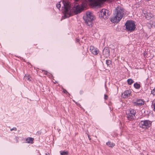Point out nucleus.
I'll return each mask as SVG.
<instances>
[{"instance_id": "9d476101", "label": "nucleus", "mask_w": 155, "mask_h": 155, "mask_svg": "<svg viewBox=\"0 0 155 155\" xmlns=\"http://www.w3.org/2000/svg\"><path fill=\"white\" fill-rule=\"evenodd\" d=\"M103 54L105 57H108L110 55V50L108 47H105L103 51Z\"/></svg>"}, {"instance_id": "39448f33", "label": "nucleus", "mask_w": 155, "mask_h": 155, "mask_svg": "<svg viewBox=\"0 0 155 155\" xmlns=\"http://www.w3.org/2000/svg\"><path fill=\"white\" fill-rule=\"evenodd\" d=\"M126 117L129 120H133L136 118V110L132 109L126 111Z\"/></svg>"}, {"instance_id": "0eeeda50", "label": "nucleus", "mask_w": 155, "mask_h": 155, "mask_svg": "<svg viewBox=\"0 0 155 155\" xmlns=\"http://www.w3.org/2000/svg\"><path fill=\"white\" fill-rule=\"evenodd\" d=\"M108 10L105 9H103L100 12L99 14V17L101 18L105 19H107L108 16Z\"/></svg>"}, {"instance_id": "cd10ccee", "label": "nucleus", "mask_w": 155, "mask_h": 155, "mask_svg": "<svg viewBox=\"0 0 155 155\" xmlns=\"http://www.w3.org/2000/svg\"><path fill=\"white\" fill-rule=\"evenodd\" d=\"M63 92H64V93H67L68 92L67 91H66V90H64L63 91Z\"/></svg>"}, {"instance_id": "20e7f679", "label": "nucleus", "mask_w": 155, "mask_h": 155, "mask_svg": "<svg viewBox=\"0 0 155 155\" xmlns=\"http://www.w3.org/2000/svg\"><path fill=\"white\" fill-rule=\"evenodd\" d=\"M126 30L130 32L134 31L136 28L135 22L131 20H128L125 24Z\"/></svg>"}, {"instance_id": "4be33fe9", "label": "nucleus", "mask_w": 155, "mask_h": 155, "mask_svg": "<svg viewBox=\"0 0 155 155\" xmlns=\"http://www.w3.org/2000/svg\"><path fill=\"white\" fill-rule=\"evenodd\" d=\"M152 106L153 108V110L155 111V100H154L152 102Z\"/></svg>"}, {"instance_id": "dca6fc26", "label": "nucleus", "mask_w": 155, "mask_h": 155, "mask_svg": "<svg viewBox=\"0 0 155 155\" xmlns=\"http://www.w3.org/2000/svg\"><path fill=\"white\" fill-rule=\"evenodd\" d=\"M111 61L110 60H106V64L107 65V67L109 68H110L111 67Z\"/></svg>"}, {"instance_id": "a211bd4d", "label": "nucleus", "mask_w": 155, "mask_h": 155, "mask_svg": "<svg viewBox=\"0 0 155 155\" xmlns=\"http://www.w3.org/2000/svg\"><path fill=\"white\" fill-rule=\"evenodd\" d=\"M127 83L129 85H131L134 82V81L131 79H128L127 80Z\"/></svg>"}, {"instance_id": "c85d7f7f", "label": "nucleus", "mask_w": 155, "mask_h": 155, "mask_svg": "<svg viewBox=\"0 0 155 155\" xmlns=\"http://www.w3.org/2000/svg\"><path fill=\"white\" fill-rule=\"evenodd\" d=\"M46 155H50L49 153H46Z\"/></svg>"}, {"instance_id": "2eb2a0df", "label": "nucleus", "mask_w": 155, "mask_h": 155, "mask_svg": "<svg viewBox=\"0 0 155 155\" xmlns=\"http://www.w3.org/2000/svg\"><path fill=\"white\" fill-rule=\"evenodd\" d=\"M34 140L33 138L31 137H28L26 139V143H32Z\"/></svg>"}, {"instance_id": "7c9ffc66", "label": "nucleus", "mask_w": 155, "mask_h": 155, "mask_svg": "<svg viewBox=\"0 0 155 155\" xmlns=\"http://www.w3.org/2000/svg\"><path fill=\"white\" fill-rule=\"evenodd\" d=\"M76 41L77 42H78L79 41V40L77 39Z\"/></svg>"}, {"instance_id": "f3484780", "label": "nucleus", "mask_w": 155, "mask_h": 155, "mask_svg": "<svg viewBox=\"0 0 155 155\" xmlns=\"http://www.w3.org/2000/svg\"><path fill=\"white\" fill-rule=\"evenodd\" d=\"M106 144L110 147H113L115 145L114 143L110 141H108L106 143Z\"/></svg>"}, {"instance_id": "a878e982", "label": "nucleus", "mask_w": 155, "mask_h": 155, "mask_svg": "<svg viewBox=\"0 0 155 155\" xmlns=\"http://www.w3.org/2000/svg\"><path fill=\"white\" fill-rule=\"evenodd\" d=\"M104 99L106 100H107L108 97L107 95L106 94H104Z\"/></svg>"}, {"instance_id": "6e6552de", "label": "nucleus", "mask_w": 155, "mask_h": 155, "mask_svg": "<svg viewBox=\"0 0 155 155\" xmlns=\"http://www.w3.org/2000/svg\"><path fill=\"white\" fill-rule=\"evenodd\" d=\"M72 6L73 7V11L76 14L80 13L83 9V8L77 4H74L72 5Z\"/></svg>"}, {"instance_id": "5701e85b", "label": "nucleus", "mask_w": 155, "mask_h": 155, "mask_svg": "<svg viewBox=\"0 0 155 155\" xmlns=\"http://www.w3.org/2000/svg\"><path fill=\"white\" fill-rule=\"evenodd\" d=\"M142 12L143 14V16H144L148 12L146 9H144L142 10Z\"/></svg>"}, {"instance_id": "4468645a", "label": "nucleus", "mask_w": 155, "mask_h": 155, "mask_svg": "<svg viewBox=\"0 0 155 155\" xmlns=\"http://www.w3.org/2000/svg\"><path fill=\"white\" fill-rule=\"evenodd\" d=\"M144 16L147 19V20H149L152 18V15L150 12H148Z\"/></svg>"}, {"instance_id": "bb28decb", "label": "nucleus", "mask_w": 155, "mask_h": 155, "mask_svg": "<svg viewBox=\"0 0 155 155\" xmlns=\"http://www.w3.org/2000/svg\"><path fill=\"white\" fill-rule=\"evenodd\" d=\"M44 71V74H45L47 75L48 73V72L46 71Z\"/></svg>"}, {"instance_id": "f03ea898", "label": "nucleus", "mask_w": 155, "mask_h": 155, "mask_svg": "<svg viewBox=\"0 0 155 155\" xmlns=\"http://www.w3.org/2000/svg\"><path fill=\"white\" fill-rule=\"evenodd\" d=\"M63 4V6H62V11L64 15V18H68L71 15V7L68 2L64 1L60 2L56 4V7L57 8L59 9L61 7V3Z\"/></svg>"}, {"instance_id": "423d86ee", "label": "nucleus", "mask_w": 155, "mask_h": 155, "mask_svg": "<svg viewBox=\"0 0 155 155\" xmlns=\"http://www.w3.org/2000/svg\"><path fill=\"white\" fill-rule=\"evenodd\" d=\"M152 122L147 120H141L139 122L140 127L143 129H147L151 125Z\"/></svg>"}, {"instance_id": "7ed1b4c3", "label": "nucleus", "mask_w": 155, "mask_h": 155, "mask_svg": "<svg viewBox=\"0 0 155 155\" xmlns=\"http://www.w3.org/2000/svg\"><path fill=\"white\" fill-rule=\"evenodd\" d=\"M83 18L87 25L89 26H92V21L94 20V17L91 12H87L86 15L84 16Z\"/></svg>"}, {"instance_id": "c756f323", "label": "nucleus", "mask_w": 155, "mask_h": 155, "mask_svg": "<svg viewBox=\"0 0 155 155\" xmlns=\"http://www.w3.org/2000/svg\"><path fill=\"white\" fill-rule=\"evenodd\" d=\"M88 138L89 139V140H91V139L89 135H88Z\"/></svg>"}, {"instance_id": "ddd939ff", "label": "nucleus", "mask_w": 155, "mask_h": 155, "mask_svg": "<svg viewBox=\"0 0 155 155\" xmlns=\"http://www.w3.org/2000/svg\"><path fill=\"white\" fill-rule=\"evenodd\" d=\"M134 103L135 105L136 106L140 107L143 105L144 104V102L142 99H138L134 102Z\"/></svg>"}, {"instance_id": "9b49d317", "label": "nucleus", "mask_w": 155, "mask_h": 155, "mask_svg": "<svg viewBox=\"0 0 155 155\" xmlns=\"http://www.w3.org/2000/svg\"><path fill=\"white\" fill-rule=\"evenodd\" d=\"M131 93V91L130 90H127L125 91L122 94V96L124 98H127L129 97Z\"/></svg>"}, {"instance_id": "393cba45", "label": "nucleus", "mask_w": 155, "mask_h": 155, "mask_svg": "<svg viewBox=\"0 0 155 155\" xmlns=\"http://www.w3.org/2000/svg\"><path fill=\"white\" fill-rule=\"evenodd\" d=\"M17 129L16 127H14L13 128H11L10 129V130L12 131V130H17Z\"/></svg>"}, {"instance_id": "1a4fd4ad", "label": "nucleus", "mask_w": 155, "mask_h": 155, "mask_svg": "<svg viewBox=\"0 0 155 155\" xmlns=\"http://www.w3.org/2000/svg\"><path fill=\"white\" fill-rule=\"evenodd\" d=\"M90 51L94 55H97L99 53V50L93 46H91L90 47Z\"/></svg>"}, {"instance_id": "6ab92c4d", "label": "nucleus", "mask_w": 155, "mask_h": 155, "mask_svg": "<svg viewBox=\"0 0 155 155\" xmlns=\"http://www.w3.org/2000/svg\"><path fill=\"white\" fill-rule=\"evenodd\" d=\"M134 87L136 89H138L140 88V85L139 84L136 83L134 84Z\"/></svg>"}, {"instance_id": "f8f14e48", "label": "nucleus", "mask_w": 155, "mask_h": 155, "mask_svg": "<svg viewBox=\"0 0 155 155\" xmlns=\"http://www.w3.org/2000/svg\"><path fill=\"white\" fill-rule=\"evenodd\" d=\"M92 5L94 6H99L100 3L98 0H90Z\"/></svg>"}, {"instance_id": "aec40b11", "label": "nucleus", "mask_w": 155, "mask_h": 155, "mask_svg": "<svg viewBox=\"0 0 155 155\" xmlns=\"http://www.w3.org/2000/svg\"><path fill=\"white\" fill-rule=\"evenodd\" d=\"M24 78L26 81H31V77L29 76H25Z\"/></svg>"}, {"instance_id": "412c9836", "label": "nucleus", "mask_w": 155, "mask_h": 155, "mask_svg": "<svg viewBox=\"0 0 155 155\" xmlns=\"http://www.w3.org/2000/svg\"><path fill=\"white\" fill-rule=\"evenodd\" d=\"M68 151H62L61 152V155H68Z\"/></svg>"}, {"instance_id": "f257e3e1", "label": "nucleus", "mask_w": 155, "mask_h": 155, "mask_svg": "<svg viewBox=\"0 0 155 155\" xmlns=\"http://www.w3.org/2000/svg\"><path fill=\"white\" fill-rule=\"evenodd\" d=\"M124 12V9L123 8L119 7H117L114 11L113 17L111 18V21L113 23H118L123 17Z\"/></svg>"}, {"instance_id": "b1692460", "label": "nucleus", "mask_w": 155, "mask_h": 155, "mask_svg": "<svg viewBox=\"0 0 155 155\" xmlns=\"http://www.w3.org/2000/svg\"><path fill=\"white\" fill-rule=\"evenodd\" d=\"M151 94L154 96H155V88L151 91Z\"/></svg>"}]
</instances>
